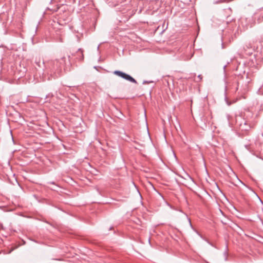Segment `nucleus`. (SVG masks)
I'll list each match as a JSON object with an SVG mask.
<instances>
[{"instance_id": "nucleus-1", "label": "nucleus", "mask_w": 263, "mask_h": 263, "mask_svg": "<svg viewBox=\"0 0 263 263\" xmlns=\"http://www.w3.org/2000/svg\"><path fill=\"white\" fill-rule=\"evenodd\" d=\"M113 73L130 82L137 83V81L130 75L119 70H115Z\"/></svg>"}, {"instance_id": "nucleus-2", "label": "nucleus", "mask_w": 263, "mask_h": 263, "mask_svg": "<svg viewBox=\"0 0 263 263\" xmlns=\"http://www.w3.org/2000/svg\"><path fill=\"white\" fill-rule=\"evenodd\" d=\"M240 128L242 130L247 131L250 128V126L249 125H248L247 122L245 121L243 124H242V123L240 124Z\"/></svg>"}, {"instance_id": "nucleus-3", "label": "nucleus", "mask_w": 263, "mask_h": 263, "mask_svg": "<svg viewBox=\"0 0 263 263\" xmlns=\"http://www.w3.org/2000/svg\"><path fill=\"white\" fill-rule=\"evenodd\" d=\"M77 54H80V58H79V60H83V59H84V54H83V51L81 49H79L78 51H77Z\"/></svg>"}, {"instance_id": "nucleus-4", "label": "nucleus", "mask_w": 263, "mask_h": 263, "mask_svg": "<svg viewBox=\"0 0 263 263\" xmlns=\"http://www.w3.org/2000/svg\"><path fill=\"white\" fill-rule=\"evenodd\" d=\"M67 62H66V61L65 57L62 58L61 59V62H60V64L64 65H67Z\"/></svg>"}, {"instance_id": "nucleus-5", "label": "nucleus", "mask_w": 263, "mask_h": 263, "mask_svg": "<svg viewBox=\"0 0 263 263\" xmlns=\"http://www.w3.org/2000/svg\"><path fill=\"white\" fill-rule=\"evenodd\" d=\"M58 62H58V61H54V62H53V64H54H54H56V66H57V67H58V68L60 66V65L58 64Z\"/></svg>"}, {"instance_id": "nucleus-6", "label": "nucleus", "mask_w": 263, "mask_h": 263, "mask_svg": "<svg viewBox=\"0 0 263 263\" xmlns=\"http://www.w3.org/2000/svg\"><path fill=\"white\" fill-rule=\"evenodd\" d=\"M226 2H228V1H226V0H220V1H217V3H221Z\"/></svg>"}, {"instance_id": "nucleus-7", "label": "nucleus", "mask_w": 263, "mask_h": 263, "mask_svg": "<svg viewBox=\"0 0 263 263\" xmlns=\"http://www.w3.org/2000/svg\"><path fill=\"white\" fill-rule=\"evenodd\" d=\"M258 40H259V42L260 43H261V42H263V34H262V35L261 36L260 39H258Z\"/></svg>"}, {"instance_id": "nucleus-8", "label": "nucleus", "mask_w": 263, "mask_h": 263, "mask_svg": "<svg viewBox=\"0 0 263 263\" xmlns=\"http://www.w3.org/2000/svg\"><path fill=\"white\" fill-rule=\"evenodd\" d=\"M120 2V0H118L116 4H115L114 6H116L118 5L119 3Z\"/></svg>"}, {"instance_id": "nucleus-9", "label": "nucleus", "mask_w": 263, "mask_h": 263, "mask_svg": "<svg viewBox=\"0 0 263 263\" xmlns=\"http://www.w3.org/2000/svg\"><path fill=\"white\" fill-rule=\"evenodd\" d=\"M198 78L200 79V80H202V77L201 74H199L198 76Z\"/></svg>"}, {"instance_id": "nucleus-10", "label": "nucleus", "mask_w": 263, "mask_h": 263, "mask_svg": "<svg viewBox=\"0 0 263 263\" xmlns=\"http://www.w3.org/2000/svg\"><path fill=\"white\" fill-rule=\"evenodd\" d=\"M70 56L68 55V63H69V64H70Z\"/></svg>"}, {"instance_id": "nucleus-11", "label": "nucleus", "mask_w": 263, "mask_h": 263, "mask_svg": "<svg viewBox=\"0 0 263 263\" xmlns=\"http://www.w3.org/2000/svg\"><path fill=\"white\" fill-rule=\"evenodd\" d=\"M149 83V82L144 81H143V84H147V83Z\"/></svg>"}, {"instance_id": "nucleus-12", "label": "nucleus", "mask_w": 263, "mask_h": 263, "mask_svg": "<svg viewBox=\"0 0 263 263\" xmlns=\"http://www.w3.org/2000/svg\"><path fill=\"white\" fill-rule=\"evenodd\" d=\"M49 183H51V184H54V182H50Z\"/></svg>"}]
</instances>
